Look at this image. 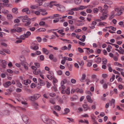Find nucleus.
<instances>
[{
  "label": "nucleus",
  "instance_id": "obj_1",
  "mask_svg": "<svg viewBox=\"0 0 124 124\" xmlns=\"http://www.w3.org/2000/svg\"><path fill=\"white\" fill-rule=\"evenodd\" d=\"M23 58L24 59L23 61L22 60L21 58L20 59V60L21 61V64L24 66V68L26 70H27L28 69L27 65H28V64L24 61V58L23 57Z\"/></svg>",
  "mask_w": 124,
  "mask_h": 124
},
{
  "label": "nucleus",
  "instance_id": "obj_2",
  "mask_svg": "<svg viewBox=\"0 0 124 124\" xmlns=\"http://www.w3.org/2000/svg\"><path fill=\"white\" fill-rule=\"evenodd\" d=\"M22 118L24 122L26 124L29 123L30 122L29 118L27 116L24 115H22Z\"/></svg>",
  "mask_w": 124,
  "mask_h": 124
},
{
  "label": "nucleus",
  "instance_id": "obj_3",
  "mask_svg": "<svg viewBox=\"0 0 124 124\" xmlns=\"http://www.w3.org/2000/svg\"><path fill=\"white\" fill-rule=\"evenodd\" d=\"M31 67L32 69L34 70L33 72L34 74L36 75H37L39 74L41 72L39 70H38V71H37V68L35 66H31Z\"/></svg>",
  "mask_w": 124,
  "mask_h": 124
},
{
  "label": "nucleus",
  "instance_id": "obj_4",
  "mask_svg": "<svg viewBox=\"0 0 124 124\" xmlns=\"http://www.w3.org/2000/svg\"><path fill=\"white\" fill-rule=\"evenodd\" d=\"M22 21L23 22H26V25H29L31 23L30 19L29 18H23L22 19Z\"/></svg>",
  "mask_w": 124,
  "mask_h": 124
},
{
  "label": "nucleus",
  "instance_id": "obj_5",
  "mask_svg": "<svg viewBox=\"0 0 124 124\" xmlns=\"http://www.w3.org/2000/svg\"><path fill=\"white\" fill-rule=\"evenodd\" d=\"M50 7L51 8L53 5L57 7H58L60 5V4H56V2L55 1H51L50 2Z\"/></svg>",
  "mask_w": 124,
  "mask_h": 124
},
{
  "label": "nucleus",
  "instance_id": "obj_6",
  "mask_svg": "<svg viewBox=\"0 0 124 124\" xmlns=\"http://www.w3.org/2000/svg\"><path fill=\"white\" fill-rule=\"evenodd\" d=\"M47 0H35V2L38 3V6H40L42 4V1H47Z\"/></svg>",
  "mask_w": 124,
  "mask_h": 124
},
{
  "label": "nucleus",
  "instance_id": "obj_7",
  "mask_svg": "<svg viewBox=\"0 0 124 124\" xmlns=\"http://www.w3.org/2000/svg\"><path fill=\"white\" fill-rule=\"evenodd\" d=\"M103 13L102 16L100 17V18L101 20H103L106 19L108 17V16L106 14L107 13H105V12Z\"/></svg>",
  "mask_w": 124,
  "mask_h": 124
},
{
  "label": "nucleus",
  "instance_id": "obj_8",
  "mask_svg": "<svg viewBox=\"0 0 124 124\" xmlns=\"http://www.w3.org/2000/svg\"><path fill=\"white\" fill-rule=\"evenodd\" d=\"M48 117L45 115L43 114L41 116V118L43 121L45 123L46 119H47Z\"/></svg>",
  "mask_w": 124,
  "mask_h": 124
},
{
  "label": "nucleus",
  "instance_id": "obj_9",
  "mask_svg": "<svg viewBox=\"0 0 124 124\" xmlns=\"http://www.w3.org/2000/svg\"><path fill=\"white\" fill-rule=\"evenodd\" d=\"M82 106L84 108V111H86L88 109H90V108L88 106V105L87 104H83L82 105Z\"/></svg>",
  "mask_w": 124,
  "mask_h": 124
},
{
  "label": "nucleus",
  "instance_id": "obj_10",
  "mask_svg": "<svg viewBox=\"0 0 124 124\" xmlns=\"http://www.w3.org/2000/svg\"><path fill=\"white\" fill-rule=\"evenodd\" d=\"M16 29V31L18 32H20L23 31H24L25 30V29L23 28H21L18 27Z\"/></svg>",
  "mask_w": 124,
  "mask_h": 124
},
{
  "label": "nucleus",
  "instance_id": "obj_11",
  "mask_svg": "<svg viewBox=\"0 0 124 124\" xmlns=\"http://www.w3.org/2000/svg\"><path fill=\"white\" fill-rule=\"evenodd\" d=\"M11 83L10 81H8L4 83L3 85L5 87H8L11 85Z\"/></svg>",
  "mask_w": 124,
  "mask_h": 124
},
{
  "label": "nucleus",
  "instance_id": "obj_12",
  "mask_svg": "<svg viewBox=\"0 0 124 124\" xmlns=\"http://www.w3.org/2000/svg\"><path fill=\"white\" fill-rule=\"evenodd\" d=\"M23 12H25L27 14H29L30 13V11L29 10L28 8H24L22 10Z\"/></svg>",
  "mask_w": 124,
  "mask_h": 124
},
{
  "label": "nucleus",
  "instance_id": "obj_13",
  "mask_svg": "<svg viewBox=\"0 0 124 124\" xmlns=\"http://www.w3.org/2000/svg\"><path fill=\"white\" fill-rule=\"evenodd\" d=\"M54 108L55 110L58 111H60L61 109V108L58 105H54Z\"/></svg>",
  "mask_w": 124,
  "mask_h": 124
},
{
  "label": "nucleus",
  "instance_id": "obj_14",
  "mask_svg": "<svg viewBox=\"0 0 124 124\" xmlns=\"http://www.w3.org/2000/svg\"><path fill=\"white\" fill-rule=\"evenodd\" d=\"M86 98L89 102L90 103H92L93 102V101L91 99V98L90 96L89 95L87 96L86 97Z\"/></svg>",
  "mask_w": 124,
  "mask_h": 124
},
{
  "label": "nucleus",
  "instance_id": "obj_15",
  "mask_svg": "<svg viewBox=\"0 0 124 124\" xmlns=\"http://www.w3.org/2000/svg\"><path fill=\"white\" fill-rule=\"evenodd\" d=\"M28 99L29 100L33 101H35L36 100L35 99L34 95H33V96L29 97H28Z\"/></svg>",
  "mask_w": 124,
  "mask_h": 124
},
{
  "label": "nucleus",
  "instance_id": "obj_16",
  "mask_svg": "<svg viewBox=\"0 0 124 124\" xmlns=\"http://www.w3.org/2000/svg\"><path fill=\"white\" fill-rule=\"evenodd\" d=\"M62 60L61 61V63L63 65H64L65 62L66 61L67 59V57H64L62 58Z\"/></svg>",
  "mask_w": 124,
  "mask_h": 124
},
{
  "label": "nucleus",
  "instance_id": "obj_17",
  "mask_svg": "<svg viewBox=\"0 0 124 124\" xmlns=\"http://www.w3.org/2000/svg\"><path fill=\"white\" fill-rule=\"evenodd\" d=\"M42 50L43 52L45 54H48L49 52L45 48H43Z\"/></svg>",
  "mask_w": 124,
  "mask_h": 124
},
{
  "label": "nucleus",
  "instance_id": "obj_18",
  "mask_svg": "<svg viewBox=\"0 0 124 124\" xmlns=\"http://www.w3.org/2000/svg\"><path fill=\"white\" fill-rule=\"evenodd\" d=\"M105 3L109 5H111L113 4V2L109 0H106L104 1Z\"/></svg>",
  "mask_w": 124,
  "mask_h": 124
},
{
  "label": "nucleus",
  "instance_id": "obj_19",
  "mask_svg": "<svg viewBox=\"0 0 124 124\" xmlns=\"http://www.w3.org/2000/svg\"><path fill=\"white\" fill-rule=\"evenodd\" d=\"M95 62L99 64L101 62V59L100 57H98L95 60Z\"/></svg>",
  "mask_w": 124,
  "mask_h": 124
},
{
  "label": "nucleus",
  "instance_id": "obj_20",
  "mask_svg": "<svg viewBox=\"0 0 124 124\" xmlns=\"http://www.w3.org/2000/svg\"><path fill=\"white\" fill-rule=\"evenodd\" d=\"M18 8H14L12 9V12L15 14H17L18 12Z\"/></svg>",
  "mask_w": 124,
  "mask_h": 124
},
{
  "label": "nucleus",
  "instance_id": "obj_21",
  "mask_svg": "<svg viewBox=\"0 0 124 124\" xmlns=\"http://www.w3.org/2000/svg\"><path fill=\"white\" fill-rule=\"evenodd\" d=\"M98 10L100 11V12L102 13L105 12V10H106V9H102V8L101 6H100L98 7Z\"/></svg>",
  "mask_w": 124,
  "mask_h": 124
},
{
  "label": "nucleus",
  "instance_id": "obj_22",
  "mask_svg": "<svg viewBox=\"0 0 124 124\" xmlns=\"http://www.w3.org/2000/svg\"><path fill=\"white\" fill-rule=\"evenodd\" d=\"M33 105L34 107V108L36 109H38V104L36 102H34L33 103Z\"/></svg>",
  "mask_w": 124,
  "mask_h": 124
},
{
  "label": "nucleus",
  "instance_id": "obj_23",
  "mask_svg": "<svg viewBox=\"0 0 124 124\" xmlns=\"http://www.w3.org/2000/svg\"><path fill=\"white\" fill-rule=\"evenodd\" d=\"M31 34V33L29 31H27L26 34H24V36L25 38H28Z\"/></svg>",
  "mask_w": 124,
  "mask_h": 124
},
{
  "label": "nucleus",
  "instance_id": "obj_24",
  "mask_svg": "<svg viewBox=\"0 0 124 124\" xmlns=\"http://www.w3.org/2000/svg\"><path fill=\"white\" fill-rule=\"evenodd\" d=\"M2 66L3 68H5L6 67V65L7 64L6 62L4 60H2Z\"/></svg>",
  "mask_w": 124,
  "mask_h": 124
},
{
  "label": "nucleus",
  "instance_id": "obj_25",
  "mask_svg": "<svg viewBox=\"0 0 124 124\" xmlns=\"http://www.w3.org/2000/svg\"><path fill=\"white\" fill-rule=\"evenodd\" d=\"M82 0H74L75 3L77 5L80 4L82 1Z\"/></svg>",
  "mask_w": 124,
  "mask_h": 124
},
{
  "label": "nucleus",
  "instance_id": "obj_26",
  "mask_svg": "<svg viewBox=\"0 0 124 124\" xmlns=\"http://www.w3.org/2000/svg\"><path fill=\"white\" fill-rule=\"evenodd\" d=\"M59 16V14H54L53 16H50V19H54L55 18V17L58 18V16Z\"/></svg>",
  "mask_w": 124,
  "mask_h": 124
},
{
  "label": "nucleus",
  "instance_id": "obj_27",
  "mask_svg": "<svg viewBox=\"0 0 124 124\" xmlns=\"http://www.w3.org/2000/svg\"><path fill=\"white\" fill-rule=\"evenodd\" d=\"M86 75L85 74H84L82 75V77L80 79V81L82 82H83V81L85 79L86 77Z\"/></svg>",
  "mask_w": 124,
  "mask_h": 124
},
{
  "label": "nucleus",
  "instance_id": "obj_28",
  "mask_svg": "<svg viewBox=\"0 0 124 124\" xmlns=\"http://www.w3.org/2000/svg\"><path fill=\"white\" fill-rule=\"evenodd\" d=\"M76 91L77 92H79L80 93H83V91L82 89H79V88H77L76 90Z\"/></svg>",
  "mask_w": 124,
  "mask_h": 124
},
{
  "label": "nucleus",
  "instance_id": "obj_29",
  "mask_svg": "<svg viewBox=\"0 0 124 124\" xmlns=\"http://www.w3.org/2000/svg\"><path fill=\"white\" fill-rule=\"evenodd\" d=\"M87 8V7L86 6H81L79 7H78L79 10H83L84 9L86 8Z\"/></svg>",
  "mask_w": 124,
  "mask_h": 124
},
{
  "label": "nucleus",
  "instance_id": "obj_30",
  "mask_svg": "<svg viewBox=\"0 0 124 124\" xmlns=\"http://www.w3.org/2000/svg\"><path fill=\"white\" fill-rule=\"evenodd\" d=\"M119 49L120 50L119 53L121 54H124V49H122V47H119Z\"/></svg>",
  "mask_w": 124,
  "mask_h": 124
},
{
  "label": "nucleus",
  "instance_id": "obj_31",
  "mask_svg": "<svg viewBox=\"0 0 124 124\" xmlns=\"http://www.w3.org/2000/svg\"><path fill=\"white\" fill-rule=\"evenodd\" d=\"M34 97L36 100L40 96V95L39 94H35L33 95Z\"/></svg>",
  "mask_w": 124,
  "mask_h": 124
},
{
  "label": "nucleus",
  "instance_id": "obj_32",
  "mask_svg": "<svg viewBox=\"0 0 124 124\" xmlns=\"http://www.w3.org/2000/svg\"><path fill=\"white\" fill-rule=\"evenodd\" d=\"M78 98V96L76 95L73 96L72 98H71V101H74V100H75Z\"/></svg>",
  "mask_w": 124,
  "mask_h": 124
},
{
  "label": "nucleus",
  "instance_id": "obj_33",
  "mask_svg": "<svg viewBox=\"0 0 124 124\" xmlns=\"http://www.w3.org/2000/svg\"><path fill=\"white\" fill-rule=\"evenodd\" d=\"M64 110L65 112L64 113V114H66L68 113H69L70 111V110L68 108H65L64 109Z\"/></svg>",
  "mask_w": 124,
  "mask_h": 124
},
{
  "label": "nucleus",
  "instance_id": "obj_34",
  "mask_svg": "<svg viewBox=\"0 0 124 124\" xmlns=\"http://www.w3.org/2000/svg\"><path fill=\"white\" fill-rule=\"evenodd\" d=\"M102 62L103 63L106 64L107 62V60L105 58H102Z\"/></svg>",
  "mask_w": 124,
  "mask_h": 124
},
{
  "label": "nucleus",
  "instance_id": "obj_35",
  "mask_svg": "<svg viewBox=\"0 0 124 124\" xmlns=\"http://www.w3.org/2000/svg\"><path fill=\"white\" fill-rule=\"evenodd\" d=\"M30 48L34 50H36L39 49L38 47L37 46H35L33 47L31 46L30 47Z\"/></svg>",
  "mask_w": 124,
  "mask_h": 124
},
{
  "label": "nucleus",
  "instance_id": "obj_36",
  "mask_svg": "<svg viewBox=\"0 0 124 124\" xmlns=\"http://www.w3.org/2000/svg\"><path fill=\"white\" fill-rule=\"evenodd\" d=\"M2 12L5 14H7L9 13V11L8 10L5 9H2Z\"/></svg>",
  "mask_w": 124,
  "mask_h": 124
},
{
  "label": "nucleus",
  "instance_id": "obj_37",
  "mask_svg": "<svg viewBox=\"0 0 124 124\" xmlns=\"http://www.w3.org/2000/svg\"><path fill=\"white\" fill-rule=\"evenodd\" d=\"M38 81L39 82L41 85H42L45 84L44 83L42 82V80L39 78L38 79Z\"/></svg>",
  "mask_w": 124,
  "mask_h": 124
},
{
  "label": "nucleus",
  "instance_id": "obj_38",
  "mask_svg": "<svg viewBox=\"0 0 124 124\" xmlns=\"http://www.w3.org/2000/svg\"><path fill=\"white\" fill-rule=\"evenodd\" d=\"M67 65L70 70H71L72 69V65L70 64H67Z\"/></svg>",
  "mask_w": 124,
  "mask_h": 124
},
{
  "label": "nucleus",
  "instance_id": "obj_39",
  "mask_svg": "<svg viewBox=\"0 0 124 124\" xmlns=\"http://www.w3.org/2000/svg\"><path fill=\"white\" fill-rule=\"evenodd\" d=\"M57 82V80L55 78H54L53 79V84L54 86H55L56 85L55 84V83H56Z\"/></svg>",
  "mask_w": 124,
  "mask_h": 124
},
{
  "label": "nucleus",
  "instance_id": "obj_40",
  "mask_svg": "<svg viewBox=\"0 0 124 124\" xmlns=\"http://www.w3.org/2000/svg\"><path fill=\"white\" fill-rule=\"evenodd\" d=\"M49 5V6L50 5V3H49L48 2H45L43 4V6L44 7H47Z\"/></svg>",
  "mask_w": 124,
  "mask_h": 124
},
{
  "label": "nucleus",
  "instance_id": "obj_41",
  "mask_svg": "<svg viewBox=\"0 0 124 124\" xmlns=\"http://www.w3.org/2000/svg\"><path fill=\"white\" fill-rule=\"evenodd\" d=\"M104 8H105L104 9H106V10H105V13H107V11L106 10L108 8V6L106 4H105L104 5Z\"/></svg>",
  "mask_w": 124,
  "mask_h": 124
},
{
  "label": "nucleus",
  "instance_id": "obj_42",
  "mask_svg": "<svg viewBox=\"0 0 124 124\" xmlns=\"http://www.w3.org/2000/svg\"><path fill=\"white\" fill-rule=\"evenodd\" d=\"M115 76L114 75H113L112 77L110 79V81L111 82L113 81L115 79Z\"/></svg>",
  "mask_w": 124,
  "mask_h": 124
},
{
  "label": "nucleus",
  "instance_id": "obj_43",
  "mask_svg": "<svg viewBox=\"0 0 124 124\" xmlns=\"http://www.w3.org/2000/svg\"><path fill=\"white\" fill-rule=\"evenodd\" d=\"M7 17L8 19H11L12 18V16L11 14H8L7 15Z\"/></svg>",
  "mask_w": 124,
  "mask_h": 124
},
{
  "label": "nucleus",
  "instance_id": "obj_44",
  "mask_svg": "<svg viewBox=\"0 0 124 124\" xmlns=\"http://www.w3.org/2000/svg\"><path fill=\"white\" fill-rule=\"evenodd\" d=\"M9 89L11 90V92H13L14 90L15 89V88L14 86H12L10 87Z\"/></svg>",
  "mask_w": 124,
  "mask_h": 124
},
{
  "label": "nucleus",
  "instance_id": "obj_45",
  "mask_svg": "<svg viewBox=\"0 0 124 124\" xmlns=\"http://www.w3.org/2000/svg\"><path fill=\"white\" fill-rule=\"evenodd\" d=\"M37 6L35 5H31L30 6V8L32 9H35L37 8Z\"/></svg>",
  "mask_w": 124,
  "mask_h": 124
},
{
  "label": "nucleus",
  "instance_id": "obj_46",
  "mask_svg": "<svg viewBox=\"0 0 124 124\" xmlns=\"http://www.w3.org/2000/svg\"><path fill=\"white\" fill-rule=\"evenodd\" d=\"M51 120V119H49L48 118L47 119H46V121L45 122V123L47 124H49V123H50V121Z\"/></svg>",
  "mask_w": 124,
  "mask_h": 124
},
{
  "label": "nucleus",
  "instance_id": "obj_47",
  "mask_svg": "<svg viewBox=\"0 0 124 124\" xmlns=\"http://www.w3.org/2000/svg\"><path fill=\"white\" fill-rule=\"evenodd\" d=\"M45 24V22H44L41 21H40L39 23V24L40 25L42 26L44 25Z\"/></svg>",
  "mask_w": 124,
  "mask_h": 124
},
{
  "label": "nucleus",
  "instance_id": "obj_48",
  "mask_svg": "<svg viewBox=\"0 0 124 124\" xmlns=\"http://www.w3.org/2000/svg\"><path fill=\"white\" fill-rule=\"evenodd\" d=\"M29 80H25L24 81V84L25 85H27L29 83Z\"/></svg>",
  "mask_w": 124,
  "mask_h": 124
},
{
  "label": "nucleus",
  "instance_id": "obj_49",
  "mask_svg": "<svg viewBox=\"0 0 124 124\" xmlns=\"http://www.w3.org/2000/svg\"><path fill=\"white\" fill-rule=\"evenodd\" d=\"M78 50L79 52L81 53H82L84 52V51L80 47H78Z\"/></svg>",
  "mask_w": 124,
  "mask_h": 124
},
{
  "label": "nucleus",
  "instance_id": "obj_50",
  "mask_svg": "<svg viewBox=\"0 0 124 124\" xmlns=\"http://www.w3.org/2000/svg\"><path fill=\"white\" fill-rule=\"evenodd\" d=\"M3 51L5 52L6 53L8 54H9L10 53V51L9 50L7 49H4Z\"/></svg>",
  "mask_w": 124,
  "mask_h": 124
},
{
  "label": "nucleus",
  "instance_id": "obj_51",
  "mask_svg": "<svg viewBox=\"0 0 124 124\" xmlns=\"http://www.w3.org/2000/svg\"><path fill=\"white\" fill-rule=\"evenodd\" d=\"M36 39H37L38 41L39 42H40L41 41L42 39L40 37H37Z\"/></svg>",
  "mask_w": 124,
  "mask_h": 124
},
{
  "label": "nucleus",
  "instance_id": "obj_52",
  "mask_svg": "<svg viewBox=\"0 0 124 124\" xmlns=\"http://www.w3.org/2000/svg\"><path fill=\"white\" fill-rule=\"evenodd\" d=\"M49 102L53 104H54L55 103L54 101V100L53 99H51L49 101Z\"/></svg>",
  "mask_w": 124,
  "mask_h": 124
},
{
  "label": "nucleus",
  "instance_id": "obj_53",
  "mask_svg": "<svg viewBox=\"0 0 124 124\" xmlns=\"http://www.w3.org/2000/svg\"><path fill=\"white\" fill-rule=\"evenodd\" d=\"M122 10H121V9L119 11L117 12H118L117 13V15L118 16L121 15V14L122 13Z\"/></svg>",
  "mask_w": 124,
  "mask_h": 124
},
{
  "label": "nucleus",
  "instance_id": "obj_54",
  "mask_svg": "<svg viewBox=\"0 0 124 124\" xmlns=\"http://www.w3.org/2000/svg\"><path fill=\"white\" fill-rule=\"evenodd\" d=\"M74 13V12L72 11H71L68 12L66 14L67 15L68 14L73 15Z\"/></svg>",
  "mask_w": 124,
  "mask_h": 124
},
{
  "label": "nucleus",
  "instance_id": "obj_55",
  "mask_svg": "<svg viewBox=\"0 0 124 124\" xmlns=\"http://www.w3.org/2000/svg\"><path fill=\"white\" fill-rule=\"evenodd\" d=\"M58 74L60 75H61L62 73V71L61 70H59L57 71Z\"/></svg>",
  "mask_w": 124,
  "mask_h": 124
},
{
  "label": "nucleus",
  "instance_id": "obj_56",
  "mask_svg": "<svg viewBox=\"0 0 124 124\" xmlns=\"http://www.w3.org/2000/svg\"><path fill=\"white\" fill-rule=\"evenodd\" d=\"M49 124H56V123L53 120L51 119Z\"/></svg>",
  "mask_w": 124,
  "mask_h": 124
},
{
  "label": "nucleus",
  "instance_id": "obj_57",
  "mask_svg": "<svg viewBox=\"0 0 124 124\" xmlns=\"http://www.w3.org/2000/svg\"><path fill=\"white\" fill-rule=\"evenodd\" d=\"M80 14L84 16H85L86 15V13L84 11H82L80 13Z\"/></svg>",
  "mask_w": 124,
  "mask_h": 124
},
{
  "label": "nucleus",
  "instance_id": "obj_58",
  "mask_svg": "<svg viewBox=\"0 0 124 124\" xmlns=\"http://www.w3.org/2000/svg\"><path fill=\"white\" fill-rule=\"evenodd\" d=\"M64 84H65L64 82V81H61V86H63V87H62V88H65V86H63V85Z\"/></svg>",
  "mask_w": 124,
  "mask_h": 124
},
{
  "label": "nucleus",
  "instance_id": "obj_59",
  "mask_svg": "<svg viewBox=\"0 0 124 124\" xmlns=\"http://www.w3.org/2000/svg\"><path fill=\"white\" fill-rule=\"evenodd\" d=\"M71 81L72 83L73 84L75 83L76 82V80L73 78L71 79Z\"/></svg>",
  "mask_w": 124,
  "mask_h": 124
},
{
  "label": "nucleus",
  "instance_id": "obj_60",
  "mask_svg": "<svg viewBox=\"0 0 124 124\" xmlns=\"http://www.w3.org/2000/svg\"><path fill=\"white\" fill-rule=\"evenodd\" d=\"M79 10L78 8L76 7L72 8L71 9V11H78Z\"/></svg>",
  "mask_w": 124,
  "mask_h": 124
},
{
  "label": "nucleus",
  "instance_id": "obj_61",
  "mask_svg": "<svg viewBox=\"0 0 124 124\" xmlns=\"http://www.w3.org/2000/svg\"><path fill=\"white\" fill-rule=\"evenodd\" d=\"M38 30L40 31H46L45 29L43 28H40L38 29Z\"/></svg>",
  "mask_w": 124,
  "mask_h": 124
},
{
  "label": "nucleus",
  "instance_id": "obj_62",
  "mask_svg": "<svg viewBox=\"0 0 124 124\" xmlns=\"http://www.w3.org/2000/svg\"><path fill=\"white\" fill-rule=\"evenodd\" d=\"M17 84L18 86L20 88H22V85L21 83H18Z\"/></svg>",
  "mask_w": 124,
  "mask_h": 124
},
{
  "label": "nucleus",
  "instance_id": "obj_63",
  "mask_svg": "<svg viewBox=\"0 0 124 124\" xmlns=\"http://www.w3.org/2000/svg\"><path fill=\"white\" fill-rule=\"evenodd\" d=\"M55 94L54 93H51L49 94V95L52 97H53L55 96Z\"/></svg>",
  "mask_w": 124,
  "mask_h": 124
},
{
  "label": "nucleus",
  "instance_id": "obj_64",
  "mask_svg": "<svg viewBox=\"0 0 124 124\" xmlns=\"http://www.w3.org/2000/svg\"><path fill=\"white\" fill-rule=\"evenodd\" d=\"M25 38L24 34L23 35H21L20 37V38L22 39H24Z\"/></svg>",
  "mask_w": 124,
  "mask_h": 124
}]
</instances>
